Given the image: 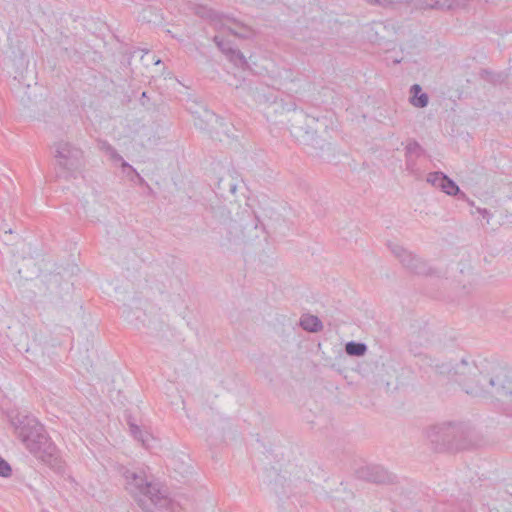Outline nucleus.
Masks as SVG:
<instances>
[{
	"instance_id": "nucleus-18",
	"label": "nucleus",
	"mask_w": 512,
	"mask_h": 512,
	"mask_svg": "<svg viewBox=\"0 0 512 512\" xmlns=\"http://www.w3.org/2000/svg\"><path fill=\"white\" fill-rule=\"evenodd\" d=\"M237 190V181L230 172L221 176L216 184V193L223 198L233 196Z\"/></svg>"
},
{
	"instance_id": "nucleus-16",
	"label": "nucleus",
	"mask_w": 512,
	"mask_h": 512,
	"mask_svg": "<svg viewBox=\"0 0 512 512\" xmlns=\"http://www.w3.org/2000/svg\"><path fill=\"white\" fill-rule=\"evenodd\" d=\"M425 154L423 147L414 139H410L405 147L406 170L414 174L418 171L417 160Z\"/></svg>"
},
{
	"instance_id": "nucleus-29",
	"label": "nucleus",
	"mask_w": 512,
	"mask_h": 512,
	"mask_svg": "<svg viewBox=\"0 0 512 512\" xmlns=\"http://www.w3.org/2000/svg\"><path fill=\"white\" fill-rule=\"evenodd\" d=\"M12 475V468L10 464L0 456V477H10Z\"/></svg>"
},
{
	"instance_id": "nucleus-30",
	"label": "nucleus",
	"mask_w": 512,
	"mask_h": 512,
	"mask_svg": "<svg viewBox=\"0 0 512 512\" xmlns=\"http://www.w3.org/2000/svg\"><path fill=\"white\" fill-rule=\"evenodd\" d=\"M239 27V30H234L230 28V32L236 36H239L241 38H247L251 32L250 28L244 24H237Z\"/></svg>"
},
{
	"instance_id": "nucleus-8",
	"label": "nucleus",
	"mask_w": 512,
	"mask_h": 512,
	"mask_svg": "<svg viewBox=\"0 0 512 512\" xmlns=\"http://www.w3.org/2000/svg\"><path fill=\"white\" fill-rule=\"evenodd\" d=\"M258 226V218L252 216L248 211L246 215L240 218V220L230 219L228 222L223 224V229L228 233V241H248L254 236L257 237L256 232Z\"/></svg>"
},
{
	"instance_id": "nucleus-23",
	"label": "nucleus",
	"mask_w": 512,
	"mask_h": 512,
	"mask_svg": "<svg viewBox=\"0 0 512 512\" xmlns=\"http://www.w3.org/2000/svg\"><path fill=\"white\" fill-rule=\"evenodd\" d=\"M442 191L450 196H458L460 199H465L466 195L462 192L459 186L447 176L445 183L442 187Z\"/></svg>"
},
{
	"instance_id": "nucleus-7",
	"label": "nucleus",
	"mask_w": 512,
	"mask_h": 512,
	"mask_svg": "<svg viewBox=\"0 0 512 512\" xmlns=\"http://www.w3.org/2000/svg\"><path fill=\"white\" fill-rule=\"evenodd\" d=\"M254 99L261 107L267 121L273 124H284L287 115L295 105L294 103L285 104L282 99H277L273 93H266L264 90L260 91L258 89L254 92Z\"/></svg>"
},
{
	"instance_id": "nucleus-11",
	"label": "nucleus",
	"mask_w": 512,
	"mask_h": 512,
	"mask_svg": "<svg viewBox=\"0 0 512 512\" xmlns=\"http://www.w3.org/2000/svg\"><path fill=\"white\" fill-rule=\"evenodd\" d=\"M390 248L393 255L407 270L417 275L429 274L430 268L424 260L398 244L392 245Z\"/></svg>"
},
{
	"instance_id": "nucleus-6",
	"label": "nucleus",
	"mask_w": 512,
	"mask_h": 512,
	"mask_svg": "<svg viewBox=\"0 0 512 512\" xmlns=\"http://www.w3.org/2000/svg\"><path fill=\"white\" fill-rule=\"evenodd\" d=\"M54 148V158L58 168L57 177L68 179L82 166L83 152L66 141L55 143Z\"/></svg>"
},
{
	"instance_id": "nucleus-5",
	"label": "nucleus",
	"mask_w": 512,
	"mask_h": 512,
	"mask_svg": "<svg viewBox=\"0 0 512 512\" xmlns=\"http://www.w3.org/2000/svg\"><path fill=\"white\" fill-rule=\"evenodd\" d=\"M416 344V340L410 339L409 350L415 356L420 357L423 366L430 367L436 374L457 383L468 394L466 383L473 382L475 377L479 376V365L474 361H467L466 359H462L455 364L450 361L433 359L428 355L422 354L420 347Z\"/></svg>"
},
{
	"instance_id": "nucleus-9",
	"label": "nucleus",
	"mask_w": 512,
	"mask_h": 512,
	"mask_svg": "<svg viewBox=\"0 0 512 512\" xmlns=\"http://www.w3.org/2000/svg\"><path fill=\"white\" fill-rule=\"evenodd\" d=\"M354 474L357 479L375 484H394L397 478L384 467L376 464L361 465L355 469Z\"/></svg>"
},
{
	"instance_id": "nucleus-24",
	"label": "nucleus",
	"mask_w": 512,
	"mask_h": 512,
	"mask_svg": "<svg viewBox=\"0 0 512 512\" xmlns=\"http://www.w3.org/2000/svg\"><path fill=\"white\" fill-rule=\"evenodd\" d=\"M370 4H376L383 8L398 9L404 12L405 0H366Z\"/></svg>"
},
{
	"instance_id": "nucleus-21",
	"label": "nucleus",
	"mask_w": 512,
	"mask_h": 512,
	"mask_svg": "<svg viewBox=\"0 0 512 512\" xmlns=\"http://www.w3.org/2000/svg\"><path fill=\"white\" fill-rule=\"evenodd\" d=\"M367 351V345L362 342L350 341L345 345V352L349 356H363Z\"/></svg>"
},
{
	"instance_id": "nucleus-33",
	"label": "nucleus",
	"mask_w": 512,
	"mask_h": 512,
	"mask_svg": "<svg viewBox=\"0 0 512 512\" xmlns=\"http://www.w3.org/2000/svg\"><path fill=\"white\" fill-rule=\"evenodd\" d=\"M483 215L484 214H488L487 210L486 209H483L482 211H480Z\"/></svg>"
},
{
	"instance_id": "nucleus-12",
	"label": "nucleus",
	"mask_w": 512,
	"mask_h": 512,
	"mask_svg": "<svg viewBox=\"0 0 512 512\" xmlns=\"http://www.w3.org/2000/svg\"><path fill=\"white\" fill-rule=\"evenodd\" d=\"M390 248L393 255L407 270L417 275L429 274L430 268L424 260L398 244L392 245Z\"/></svg>"
},
{
	"instance_id": "nucleus-19",
	"label": "nucleus",
	"mask_w": 512,
	"mask_h": 512,
	"mask_svg": "<svg viewBox=\"0 0 512 512\" xmlns=\"http://www.w3.org/2000/svg\"><path fill=\"white\" fill-rule=\"evenodd\" d=\"M410 103L417 108H424L428 105L429 97L427 93L422 92L419 84H413L410 88Z\"/></svg>"
},
{
	"instance_id": "nucleus-27",
	"label": "nucleus",
	"mask_w": 512,
	"mask_h": 512,
	"mask_svg": "<svg viewBox=\"0 0 512 512\" xmlns=\"http://www.w3.org/2000/svg\"><path fill=\"white\" fill-rule=\"evenodd\" d=\"M286 481V478L284 476L278 475L274 482L272 484V490L277 494L278 496H283L286 494V490L284 489V482Z\"/></svg>"
},
{
	"instance_id": "nucleus-26",
	"label": "nucleus",
	"mask_w": 512,
	"mask_h": 512,
	"mask_svg": "<svg viewBox=\"0 0 512 512\" xmlns=\"http://www.w3.org/2000/svg\"><path fill=\"white\" fill-rule=\"evenodd\" d=\"M229 56L230 60L233 61L236 65L242 68L248 67L246 58L241 51L229 48Z\"/></svg>"
},
{
	"instance_id": "nucleus-35",
	"label": "nucleus",
	"mask_w": 512,
	"mask_h": 512,
	"mask_svg": "<svg viewBox=\"0 0 512 512\" xmlns=\"http://www.w3.org/2000/svg\"><path fill=\"white\" fill-rule=\"evenodd\" d=\"M142 97H143V98H146V92H143V93H142Z\"/></svg>"
},
{
	"instance_id": "nucleus-3",
	"label": "nucleus",
	"mask_w": 512,
	"mask_h": 512,
	"mask_svg": "<svg viewBox=\"0 0 512 512\" xmlns=\"http://www.w3.org/2000/svg\"><path fill=\"white\" fill-rule=\"evenodd\" d=\"M479 367V376L473 382L466 383L469 395L496 399L512 396V376L506 368L488 362L481 363Z\"/></svg>"
},
{
	"instance_id": "nucleus-10",
	"label": "nucleus",
	"mask_w": 512,
	"mask_h": 512,
	"mask_svg": "<svg viewBox=\"0 0 512 512\" xmlns=\"http://www.w3.org/2000/svg\"><path fill=\"white\" fill-rule=\"evenodd\" d=\"M192 114L194 116V124L197 128L208 131L213 139L222 141L221 133L214 125L219 124L221 127L225 126L222 119L204 106L199 107L198 110L192 111Z\"/></svg>"
},
{
	"instance_id": "nucleus-14",
	"label": "nucleus",
	"mask_w": 512,
	"mask_h": 512,
	"mask_svg": "<svg viewBox=\"0 0 512 512\" xmlns=\"http://www.w3.org/2000/svg\"><path fill=\"white\" fill-rule=\"evenodd\" d=\"M309 116L306 115L303 110L297 109L294 105L293 109L287 115V119L284 124L288 126L291 135L297 140L305 134L309 133L308 120Z\"/></svg>"
},
{
	"instance_id": "nucleus-1",
	"label": "nucleus",
	"mask_w": 512,
	"mask_h": 512,
	"mask_svg": "<svg viewBox=\"0 0 512 512\" xmlns=\"http://www.w3.org/2000/svg\"><path fill=\"white\" fill-rule=\"evenodd\" d=\"M9 418L15 434L30 453L49 465L56 461V446L34 416L17 412Z\"/></svg>"
},
{
	"instance_id": "nucleus-13",
	"label": "nucleus",
	"mask_w": 512,
	"mask_h": 512,
	"mask_svg": "<svg viewBox=\"0 0 512 512\" xmlns=\"http://www.w3.org/2000/svg\"><path fill=\"white\" fill-rule=\"evenodd\" d=\"M390 248L393 255L407 270L417 275L429 274L430 268L424 260L398 244L392 245Z\"/></svg>"
},
{
	"instance_id": "nucleus-28",
	"label": "nucleus",
	"mask_w": 512,
	"mask_h": 512,
	"mask_svg": "<svg viewBox=\"0 0 512 512\" xmlns=\"http://www.w3.org/2000/svg\"><path fill=\"white\" fill-rule=\"evenodd\" d=\"M449 6H445V10L466 8L471 0H443Z\"/></svg>"
},
{
	"instance_id": "nucleus-32",
	"label": "nucleus",
	"mask_w": 512,
	"mask_h": 512,
	"mask_svg": "<svg viewBox=\"0 0 512 512\" xmlns=\"http://www.w3.org/2000/svg\"><path fill=\"white\" fill-rule=\"evenodd\" d=\"M112 156H113V157H117L118 159H122V158H121V156H119L118 154H116V151H115V150H113Z\"/></svg>"
},
{
	"instance_id": "nucleus-15",
	"label": "nucleus",
	"mask_w": 512,
	"mask_h": 512,
	"mask_svg": "<svg viewBox=\"0 0 512 512\" xmlns=\"http://www.w3.org/2000/svg\"><path fill=\"white\" fill-rule=\"evenodd\" d=\"M367 34L370 41L381 44L384 42H392L396 30L392 23L375 22L371 25Z\"/></svg>"
},
{
	"instance_id": "nucleus-25",
	"label": "nucleus",
	"mask_w": 512,
	"mask_h": 512,
	"mask_svg": "<svg viewBox=\"0 0 512 512\" xmlns=\"http://www.w3.org/2000/svg\"><path fill=\"white\" fill-rule=\"evenodd\" d=\"M446 179L447 175L440 171L431 172L427 176V182L436 188H440L441 190Z\"/></svg>"
},
{
	"instance_id": "nucleus-17",
	"label": "nucleus",
	"mask_w": 512,
	"mask_h": 512,
	"mask_svg": "<svg viewBox=\"0 0 512 512\" xmlns=\"http://www.w3.org/2000/svg\"><path fill=\"white\" fill-rule=\"evenodd\" d=\"M445 6H449V4L443 0H405L404 13L427 9L445 10Z\"/></svg>"
},
{
	"instance_id": "nucleus-36",
	"label": "nucleus",
	"mask_w": 512,
	"mask_h": 512,
	"mask_svg": "<svg viewBox=\"0 0 512 512\" xmlns=\"http://www.w3.org/2000/svg\"><path fill=\"white\" fill-rule=\"evenodd\" d=\"M302 36V39H306V35L305 34H301Z\"/></svg>"
},
{
	"instance_id": "nucleus-4",
	"label": "nucleus",
	"mask_w": 512,
	"mask_h": 512,
	"mask_svg": "<svg viewBox=\"0 0 512 512\" xmlns=\"http://www.w3.org/2000/svg\"><path fill=\"white\" fill-rule=\"evenodd\" d=\"M426 436L436 451L466 450L475 445L474 431L463 422H444L431 425Z\"/></svg>"
},
{
	"instance_id": "nucleus-22",
	"label": "nucleus",
	"mask_w": 512,
	"mask_h": 512,
	"mask_svg": "<svg viewBox=\"0 0 512 512\" xmlns=\"http://www.w3.org/2000/svg\"><path fill=\"white\" fill-rule=\"evenodd\" d=\"M127 424L129 426V430L131 435L138 441H140L143 445H146L148 434H145L140 427L134 422V419L131 416L127 417Z\"/></svg>"
},
{
	"instance_id": "nucleus-31",
	"label": "nucleus",
	"mask_w": 512,
	"mask_h": 512,
	"mask_svg": "<svg viewBox=\"0 0 512 512\" xmlns=\"http://www.w3.org/2000/svg\"><path fill=\"white\" fill-rule=\"evenodd\" d=\"M214 42L216 43V45L223 51V52H226L227 54H229V48L228 47V42L224 41L222 38H220L219 36H215L214 37Z\"/></svg>"
},
{
	"instance_id": "nucleus-34",
	"label": "nucleus",
	"mask_w": 512,
	"mask_h": 512,
	"mask_svg": "<svg viewBox=\"0 0 512 512\" xmlns=\"http://www.w3.org/2000/svg\"><path fill=\"white\" fill-rule=\"evenodd\" d=\"M222 132H223L225 135L229 136V135H228V131H227V130H223Z\"/></svg>"
},
{
	"instance_id": "nucleus-2",
	"label": "nucleus",
	"mask_w": 512,
	"mask_h": 512,
	"mask_svg": "<svg viewBox=\"0 0 512 512\" xmlns=\"http://www.w3.org/2000/svg\"><path fill=\"white\" fill-rule=\"evenodd\" d=\"M125 488L143 512H173L172 500L163 493L158 484L149 481L142 470L123 468Z\"/></svg>"
},
{
	"instance_id": "nucleus-20",
	"label": "nucleus",
	"mask_w": 512,
	"mask_h": 512,
	"mask_svg": "<svg viewBox=\"0 0 512 512\" xmlns=\"http://www.w3.org/2000/svg\"><path fill=\"white\" fill-rule=\"evenodd\" d=\"M302 328L308 332H319L323 328V324L317 316L308 315L301 319Z\"/></svg>"
}]
</instances>
